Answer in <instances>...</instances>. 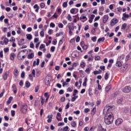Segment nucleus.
Instances as JSON below:
<instances>
[{"instance_id":"f257e3e1","label":"nucleus","mask_w":131,"mask_h":131,"mask_svg":"<svg viewBox=\"0 0 131 131\" xmlns=\"http://www.w3.org/2000/svg\"><path fill=\"white\" fill-rule=\"evenodd\" d=\"M112 106H106L103 111V113L104 114V122L107 125L112 124L113 123V121L114 120V115L112 113H109L110 109H112Z\"/></svg>"},{"instance_id":"f03ea898","label":"nucleus","mask_w":131,"mask_h":131,"mask_svg":"<svg viewBox=\"0 0 131 131\" xmlns=\"http://www.w3.org/2000/svg\"><path fill=\"white\" fill-rule=\"evenodd\" d=\"M28 110V106L27 104H23L21 105L20 107V111H21V113L23 114H26V113H27Z\"/></svg>"},{"instance_id":"7ed1b4c3","label":"nucleus","mask_w":131,"mask_h":131,"mask_svg":"<svg viewBox=\"0 0 131 131\" xmlns=\"http://www.w3.org/2000/svg\"><path fill=\"white\" fill-rule=\"evenodd\" d=\"M123 92L124 93H128L131 92V87L130 86H126L123 89Z\"/></svg>"},{"instance_id":"20e7f679","label":"nucleus","mask_w":131,"mask_h":131,"mask_svg":"<svg viewBox=\"0 0 131 131\" xmlns=\"http://www.w3.org/2000/svg\"><path fill=\"white\" fill-rule=\"evenodd\" d=\"M117 23H118V20L117 19H116V18H114L112 19L111 21V25L112 26H114L116 25V24H117Z\"/></svg>"},{"instance_id":"39448f33","label":"nucleus","mask_w":131,"mask_h":131,"mask_svg":"<svg viewBox=\"0 0 131 131\" xmlns=\"http://www.w3.org/2000/svg\"><path fill=\"white\" fill-rule=\"evenodd\" d=\"M123 122V120H122V119L118 118L116 120L115 124L116 125L118 126V125H120V124H121V123H122Z\"/></svg>"},{"instance_id":"423d86ee","label":"nucleus","mask_w":131,"mask_h":131,"mask_svg":"<svg viewBox=\"0 0 131 131\" xmlns=\"http://www.w3.org/2000/svg\"><path fill=\"white\" fill-rule=\"evenodd\" d=\"M80 46H81V48H82L83 50H88V48H89V46H88V45H85L84 43V41H82L80 42Z\"/></svg>"},{"instance_id":"0eeeda50","label":"nucleus","mask_w":131,"mask_h":131,"mask_svg":"<svg viewBox=\"0 0 131 131\" xmlns=\"http://www.w3.org/2000/svg\"><path fill=\"white\" fill-rule=\"evenodd\" d=\"M80 20L82 21L83 23H84L85 21H88V18H86V16H84V14H83L81 15V16L80 17Z\"/></svg>"},{"instance_id":"6e6552de","label":"nucleus","mask_w":131,"mask_h":131,"mask_svg":"<svg viewBox=\"0 0 131 131\" xmlns=\"http://www.w3.org/2000/svg\"><path fill=\"white\" fill-rule=\"evenodd\" d=\"M108 19H109V16L108 15H105L103 16L102 18V22L104 24L108 21Z\"/></svg>"},{"instance_id":"1a4fd4ad","label":"nucleus","mask_w":131,"mask_h":131,"mask_svg":"<svg viewBox=\"0 0 131 131\" xmlns=\"http://www.w3.org/2000/svg\"><path fill=\"white\" fill-rule=\"evenodd\" d=\"M56 119L58 121H62V115L60 113H57L56 115Z\"/></svg>"},{"instance_id":"9d476101","label":"nucleus","mask_w":131,"mask_h":131,"mask_svg":"<svg viewBox=\"0 0 131 131\" xmlns=\"http://www.w3.org/2000/svg\"><path fill=\"white\" fill-rule=\"evenodd\" d=\"M13 74L15 78H17L18 77V76L19 75V71H18V69H15L14 70Z\"/></svg>"},{"instance_id":"9b49d317","label":"nucleus","mask_w":131,"mask_h":131,"mask_svg":"<svg viewBox=\"0 0 131 131\" xmlns=\"http://www.w3.org/2000/svg\"><path fill=\"white\" fill-rule=\"evenodd\" d=\"M36 61L34 60L33 61V67H35L36 65H37V66L39 65V58H37Z\"/></svg>"},{"instance_id":"f8f14e48","label":"nucleus","mask_w":131,"mask_h":131,"mask_svg":"<svg viewBox=\"0 0 131 131\" xmlns=\"http://www.w3.org/2000/svg\"><path fill=\"white\" fill-rule=\"evenodd\" d=\"M12 90L14 93V94H17V86L15 84H13L12 85Z\"/></svg>"},{"instance_id":"ddd939ff","label":"nucleus","mask_w":131,"mask_h":131,"mask_svg":"<svg viewBox=\"0 0 131 131\" xmlns=\"http://www.w3.org/2000/svg\"><path fill=\"white\" fill-rule=\"evenodd\" d=\"M25 53L26 52V49L21 50L20 52H19L17 55V59L18 60H22V58H21V55L20 54H21V52Z\"/></svg>"},{"instance_id":"4468645a","label":"nucleus","mask_w":131,"mask_h":131,"mask_svg":"<svg viewBox=\"0 0 131 131\" xmlns=\"http://www.w3.org/2000/svg\"><path fill=\"white\" fill-rule=\"evenodd\" d=\"M96 17V16L94 14H92L91 15V17L89 18V23H93V20H94V18Z\"/></svg>"},{"instance_id":"2eb2a0df","label":"nucleus","mask_w":131,"mask_h":131,"mask_svg":"<svg viewBox=\"0 0 131 131\" xmlns=\"http://www.w3.org/2000/svg\"><path fill=\"white\" fill-rule=\"evenodd\" d=\"M111 85H108L106 86L105 88V91L106 92V93H109V91H110V90H111Z\"/></svg>"},{"instance_id":"dca6fc26","label":"nucleus","mask_w":131,"mask_h":131,"mask_svg":"<svg viewBox=\"0 0 131 131\" xmlns=\"http://www.w3.org/2000/svg\"><path fill=\"white\" fill-rule=\"evenodd\" d=\"M96 112H97V109L96 108V107H94V108L91 110V115L92 116H94V115H95V114L96 113Z\"/></svg>"},{"instance_id":"f3484780","label":"nucleus","mask_w":131,"mask_h":131,"mask_svg":"<svg viewBox=\"0 0 131 131\" xmlns=\"http://www.w3.org/2000/svg\"><path fill=\"white\" fill-rule=\"evenodd\" d=\"M15 57H16V54L15 53H12L10 54V59H11L12 61H14Z\"/></svg>"},{"instance_id":"a211bd4d","label":"nucleus","mask_w":131,"mask_h":131,"mask_svg":"<svg viewBox=\"0 0 131 131\" xmlns=\"http://www.w3.org/2000/svg\"><path fill=\"white\" fill-rule=\"evenodd\" d=\"M33 8H34V9H35V12H36V13H38V11L39 10V6H38V5L35 4Z\"/></svg>"},{"instance_id":"6ab92c4d","label":"nucleus","mask_w":131,"mask_h":131,"mask_svg":"<svg viewBox=\"0 0 131 131\" xmlns=\"http://www.w3.org/2000/svg\"><path fill=\"white\" fill-rule=\"evenodd\" d=\"M34 58V53H31L28 55V59H33Z\"/></svg>"},{"instance_id":"aec40b11","label":"nucleus","mask_w":131,"mask_h":131,"mask_svg":"<svg viewBox=\"0 0 131 131\" xmlns=\"http://www.w3.org/2000/svg\"><path fill=\"white\" fill-rule=\"evenodd\" d=\"M12 101H13V97L10 96L8 100L7 101V105H10V104H11V102H12Z\"/></svg>"},{"instance_id":"412c9836","label":"nucleus","mask_w":131,"mask_h":131,"mask_svg":"<svg viewBox=\"0 0 131 131\" xmlns=\"http://www.w3.org/2000/svg\"><path fill=\"white\" fill-rule=\"evenodd\" d=\"M116 66L119 68L121 67V66H122V64L121 63V62H120V61H117L116 63Z\"/></svg>"},{"instance_id":"4be33fe9","label":"nucleus","mask_w":131,"mask_h":131,"mask_svg":"<svg viewBox=\"0 0 131 131\" xmlns=\"http://www.w3.org/2000/svg\"><path fill=\"white\" fill-rule=\"evenodd\" d=\"M3 78L4 80H7V79L8 78V73L7 72H5L3 74Z\"/></svg>"},{"instance_id":"5701e85b","label":"nucleus","mask_w":131,"mask_h":131,"mask_svg":"<svg viewBox=\"0 0 131 131\" xmlns=\"http://www.w3.org/2000/svg\"><path fill=\"white\" fill-rule=\"evenodd\" d=\"M27 39H29V40H31L32 39V35L31 34H27L26 35Z\"/></svg>"},{"instance_id":"b1692460","label":"nucleus","mask_w":131,"mask_h":131,"mask_svg":"<svg viewBox=\"0 0 131 131\" xmlns=\"http://www.w3.org/2000/svg\"><path fill=\"white\" fill-rule=\"evenodd\" d=\"M76 125H77V124L76 123V122L75 121H72L71 122V126L72 127H76Z\"/></svg>"},{"instance_id":"393cba45","label":"nucleus","mask_w":131,"mask_h":131,"mask_svg":"<svg viewBox=\"0 0 131 131\" xmlns=\"http://www.w3.org/2000/svg\"><path fill=\"white\" fill-rule=\"evenodd\" d=\"M123 101V99L121 98V99H119L117 100V104H118L119 105H120L121 104H122V102Z\"/></svg>"},{"instance_id":"a878e982","label":"nucleus","mask_w":131,"mask_h":131,"mask_svg":"<svg viewBox=\"0 0 131 131\" xmlns=\"http://www.w3.org/2000/svg\"><path fill=\"white\" fill-rule=\"evenodd\" d=\"M25 84H26V88H27V89H28V88H30L31 85L30 82H29V81H26Z\"/></svg>"},{"instance_id":"bb28decb","label":"nucleus","mask_w":131,"mask_h":131,"mask_svg":"<svg viewBox=\"0 0 131 131\" xmlns=\"http://www.w3.org/2000/svg\"><path fill=\"white\" fill-rule=\"evenodd\" d=\"M86 82H88V78L85 77L84 82H83V86H86Z\"/></svg>"},{"instance_id":"cd10ccee","label":"nucleus","mask_w":131,"mask_h":131,"mask_svg":"<svg viewBox=\"0 0 131 131\" xmlns=\"http://www.w3.org/2000/svg\"><path fill=\"white\" fill-rule=\"evenodd\" d=\"M91 70H92V69L90 68H88L85 70V72L87 73V74H90L91 73Z\"/></svg>"},{"instance_id":"c85d7f7f","label":"nucleus","mask_w":131,"mask_h":131,"mask_svg":"<svg viewBox=\"0 0 131 131\" xmlns=\"http://www.w3.org/2000/svg\"><path fill=\"white\" fill-rule=\"evenodd\" d=\"M40 100H41V104L42 106L43 104H45V98H43V97L42 96L40 97Z\"/></svg>"},{"instance_id":"c756f323","label":"nucleus","mask_w":131,"mask_h":131,"mask_svg":"<svg viewBox=\"0 0 131 131\" xmlns=\"http://www.w3.org/2000/svg\"><path fill=\"white\" fill-rule=\"evenodd\" d=\"M129 59H131V51L129 52V53L126 56V60L127 61V60H129Z\"/></svg>"},{"instance_id":"7c9ffc66","label":"nucleus","mask_w":131,"mask_h":131,"mask_svg":"<svg viewBox=\"0 0 131 131\" xmlns=\"http://www.w3.org/2000/svg\"><path fill=\"white\" fill-rule=\"evenodd\" d=\"M104 40H105V37H101V38H99L97 41L98 42H101V41L103 42L104 41Z\"/></svg>"},{"instance_id":"2f4dec72","label":"nucleus","mask_w":131,"mask_h":131,"mask_svg":"<svg viewBox=\"0 0 131 131\" xmlns=\"http://www.w3.org/2000/svg\"><path fill=\"white\" fill-rule=\"evenodd\" d=\"M67 19L70 22L72 21V17H71V15L70 14H68V16L67 17Z\"/></svg>"},{"instance_id":"473e14b6","label":"nucleus","mask_w":131,"mask_h":131,"mask_svg":"<svg viewBox=\"0 0 131 131\" xmlns=\"http://www.w3.org/2000/svg\"><path fill=\"white\" fill-rule=\"evenodd\" d=\"M108 78H109V74L108 73H106L104 75V79L105 80H107Z\"/></svg>"},{"instance_id":"72a5a7b5","label":"nucleus","mask_w":131,"mask_h":131,"mask_svg":"<svg viewBox=\"0 0 131 131\" xmlns=\"http://www.w3.org/2000/svg\"><path fill=\"white\" fill-rule=\"evenodd\" d=\"M62 131H68L69 129V127L68 126H66L63 128H62Z\"/></svg>"},{"instance_id":"f704fd0d","label":"nucleus","mask_w":131,"mask_h":131,"mask_svg":"<svg viewBox=\"0 0 131 131\" xmlns=\"http://www.w3.org/2000/svg\"><path fill=\"white\" fill-rule=\"evenodd\" d=\"M80 66L81 67V68H84V67H85V63H84L83 61L81 62Z\"/></svg>"},{"instance_id":"c9c22d12","label":"nucleus","mask_w":131,"mask_h":131,"mask_svg":"<svg viewBox=\"0 0 131 131\" xmlns=\"http://www.w3.org/2000/svg\"><path fill=\"white\" fill-rule=\"evenodd\" d=\"M4 42L5 45H8V42H9V39H8L7 38H5L4 40Z\"/></svg>"},{"instance_id":"e433bc0d","label":"nucleus","mask_w":131,"mask_h":131,"mask_svg":"<svg viewBox=\"0 0 131 131\" xmlns=\"http://www.w3.org/2000/svg\"><path fill=\"white\" fill-rule=\"evenodd\" d=\"M126 28V24L124 23L122 25L121 29L124 30Z\"/></svg>"},{"instance_id":"4c0bfd02","label":"nucleus","mask_w":131,"mask_h":131,"mask_svg":"<svg viewBox=\"0 0 131 131\" xmlns=\"http://www.w3.org/2000/svg\"><path fill=\"white\" fill-rule=\"evenodd\" d=\"M11 116H12V117H14V116H15V114H16V112L14 110H12L11 111Z\"/></svg>"},{"instance_id":"58836bf2","label":"nucleus","mask_w":131,"mask_h":131,"mask_svg":"<svg viewBox=\"0 0 131 131\" xmlns=\"http://www.w3.org/2000/svg\"><path fill=\"white\" fill-rule=\"evenodd\" d=\"M15 41L16 39H15V37H12L11 39L9 40V41H10L11 42H15Z\"/></svg>"},{"instance_id":"ea45409f","label":"nucleus","mask_w":131,"mask_h":131,"mask_svg":"<svg viewBox=\"0 0 131 131\" xmlns=\"http://www.w3.org/2000/svg\"><path fill=\"white\" fill-rule=\"evenodd\" d=\"M40 35L42 37H43V36H45V32H43V29H42V31L40 32Z\"/></svg>"},{"instance_id":"a19ab883","label":"nucleus","mask_w":131,"mask_h":131,"mask_svg":"<svg viewBox=\"0 0 131 131\" xmlns=\"http://www.w3.org/2000/svg\"><path fill=\"white\" fill-rule=\"evenodd\" d=\"M101 59V57H100V56H95V60L96 61H99V60Z\"/></svg>"},{"instance_id":"79ce46f5","label":"nucleus","mask_w":131,"mask_h":131,"mask_svg":"<svg viewBox=\"0 0 131 131\" xmlns=\"http://www.w3.org/2000/svg\"><path fill=\"white\" fill-rule=\"evenodd\" d=\"M41 9H43L46 7V4L43 3H42L40 5Z\"/></svg>"},{"instance_id":"37998d69","label":"nucleus","mask_w":131,"mask_h":131,"mask_svg":"<svg viewBox=\"0 0 131 131\" xmlns=\"http://www.w3.org/2000/svg\"><path fill=\"white\" fill-rule=\"evenodd\" d=\"M93 60H94V59H93V56L91 55V56H90L88 58V61L89 62H93Z\"/></svg>"},{"instance_id":"c03bdc74","label":"nucleus","mask_w":131,"mask_h":131,"mask_svg":"<svg viewBox=\"0 0 131 131\" xmlns=\"http://www.w3.org/2000/svg\"><path fill=\"white\" fill-rule=\"evenodd\" d=\"M20 76L21 78H24V77H25V72H22Z\"/></svg>"},{"instance_id":"a18cd8bd","label":"nucleus","mask_w":131,"mask_h":131,"mask_svg":"<svg viewBox=\"0 0 131 131\" xmlns=\"http://www.w3.org/2000/svg\"><path fill=\"white\" fill-rule=\"evenodd\" d=\"M123 16L124 18H129V15L128 14H126V13H123Z\"/></svg>"},{"instance_id":"49530a36","label":"nucleus","mask_w":131,"mask_h":131,"mask_svg":"<svg viewBox=\"0 0 131 131\" xmlns=\"http://www.w3.org/2000/svg\"><path fill=\"white\" fill-rule=\"evenodd\" d=\"M67 6H68V5L67 4V2H64L62 4V7L63 8H67Z\"/></svg>"},{"instance_id":"de8ad7c7","label":"nucleus","mask_w":131,"mask_h":131,"mask_svg":"<svg viewBox=\"0 0 131 131\" xmlns=\"http://www.w3.org/2000/svg\"><path fill=\"white\" fill-rule=\"evenodd\" d=\"M30 48L31 49H34V44L32 42H30Z\"/></svg>"},{"instance_id":"09e8293b","label":"nucleus","mask_w":131,"mask_h":131,"mask_svg":"<svg viewBox=\"0 0 131 131\" xmlns=\"http://www.w3.org/2000/svg\"><path fill=\"white\" fill-rule=\"evenodd\" d=\"M32 74L33 77H35V70H34V69L32 70Z\"/></svg>"},{"instance_id":"8fccbe9b","label":"nucleus","mask_w":131,"mask_h":131,"mask_svg":"<svg viewBox=\"0 0 131 131\" xmlns=\"http://www.w3.org/2000/svg\"><path fill=\"white\" fill-rule=\"evenodd\" d=\"M74 114H76V115H78L79 114H80V111H76L74 112Z\"/></svg>"},{"instance_id":"3c124183","label":"nucleus","mask_w":131,"mask_h":131,"mask_svg":"<svg viewBox=\"0 0 131 131\" xmlns=\"http://www.w3.org/2000/svg\"><path fill=\"white\" fill-rule=\"evenodd\" d=\"M44 96L46 97V98H50V95H49V93L46 92L44 94Z\"/></svg>"},{"instance_id":"603ef678","label":"nucleus","mask_w":131,"mask_h":131,"mask_svg":"<svg viewBox=\"0 0 131 131\" xmlns=\"http://www.w3.org/2000/svg\"><path fill=\"white\" fill-rule=\"evenodd\" d=\"M84 113H89V112H90V108H85L84 110Z\"/></svg>"},{"instance_id":"864d4df0","label":"nucleus","mask_w":131,"mask_h":131,"mask_svg":"<svg viewBox=\"0 0 131 131\" xmlns=\"http://www.w3.org/2000/svg\"><path fill=\"white\" fill-rule=\"evenodd\" d=\"M55 49H56V47H55L54 46L51 47V52H55Z\"/></svg>"},{"instance_id":"5fc2aeb1","label":"nucleus","mask_w":131,"mask_h":131,"mask_svg":"<svg viewBox=\"0 0 131 131\" xmlns=\"http://www.w3.org/2000/svg\"><path fill=\"white\" fill-rule=\"evenodd\" d=\"M5 19V15H3L0 17V21L1 22H3V20Z\"/></svg>"},{"instance_id":"6e6d98bb","label":"nucleus","mask_w":131,"mask_h":131,"mask_svg":"<svg viewBox=\"0 0 131 131\" xmlns=\"http://www.w3.org/2000/svg\"><path fill=\"white\" fill-rule=\"evenodd\" d=\"M69 30H74V27L72 26H69Z\"/></svg>"},{"instance_id":"4d7b16f0","label":"nucleus","mask_w":131,"mask_h":131,"mask_svg":"<svg viewBox=\"0 0 131 131\" xmlns=\"http://www.w3.org/2000/svg\"><path fill=\"white\" fill-rule=\"evenodd\" d=\"M38 90H39V85L36 86L35 93H37V92H38Z\"/></svg>"},{"instance_id":"13d9d810","label":"nucleus","mask_w":131,"mask_h":131,"mask_svg":"<svg viewBox=\"0 0 131 131\" xmlns=\"http://www.w3.org/2000/svg\"><path fill=\"white\" fill-rule=\"evenodd\" d=\"M58 26L59 28H63V27H64V25H63V24L62 23L59 24Z\"/></svg>"},{"instance_id":"bf43d9fd","label":"nucleus","mask_w":131,"mask_h":131,"mask_svg":"<svg viewBox=\"0 0 131 131\" xmlns=\"http://www.w3.org/2000/svg\"><path fill=\"white\" fill-rule=\"evenodd\" d=\"M100 68L102 71H105V66H101Z\"/></svg>"},{"instance_id":"052dcab7","label":"nucleus","mask_w":131,"mask_h":131,"mask_svg":"<svg viewBox=\"0 0 131 131\" xmlns=\"http://www.w3.org/2000/svg\"><path fill=\"white\" fill-rule=\"evenodd\" d=\"M65 100H66V98H65V97H62L60 98L61 102H65Z\"/></svg>"},{"instance_id":"680f3d73","label":"nucleus","mask_w":131,"mask_h":131,"mask_svg":"<svg viewBox=\"0 0 131 131\" xmlns=\"http://www.w3.org/2000/svg\"><path fill=\"white\" fill-rule=\"evenodd\" d=\"M92 40L93 41H94L95 42V41H96L97 40V37L96 36H94L92 38Z\"/></svg>"},{"instance_id":"e2e57ef3","label":"nucleus","mask_w":131,"mask_h":131,"mask_svg":"<svg viewBox=\"0 0 131 131\" xmlns=\"http://www.w3.org/2000/svg\"><path fill=\"white\" fill-rule=\"evenodd\" d=\"M70 12L71 13V14H74V13L75 12V9L74 8H72V9H71Z\"/></svg>"},{"instance_id":"0e129e2a","label":"nucleus","mask_w":131,"mask_h":131,"mask_svg":"<svg viewBox=\"0 0 131 131\" xmlns=\"http://www.w3.org/2000/svg\"><path fill=\"white\" fill-rule=\"evenodd\" d=\"M59 95H63V94H64V90H60L59 91Z\"/></svg>"},{"instance_id":"69168bd1","label":"nucleus","mask_w":131,"mask_h":131,"mask_svg":"<svg viewBox=\"0 0 131 131\" xmlns=\"http://www.w3.org/2000/svg\"><path fill=\"white\" fill-rule=\"evenodd\" d=\"M78 63H77L76 62H74L73 63L72 67H73H73H76L77 66H78Z\"/></svg>"},{"instance_id":"338daca9","label":"nucleus","mask_w":131,"mask_h":131,"mask_svg":"<svg viewBox=\"0 0 131 131\" xmlns=\"http://www.w3.org/2000/svg\"><path fill=\"white\" fill-rule=\"evenodd\" d=\"M90 130V128L89 127H85L83 129L84 131H89Z\"/></svg>"},{"instance_id":"774afa93","label":"nucleus","mask_w":131,"mask_h":131,"mask_svg":"<svg viewBox=\"0 0 131 131\" xmlns=\"http://www.w3.org/2000/svg\"><path fill=\"white\" fill-rule=\"evenodd\" d=\"M4 51L5 52V53H8V52H9V48H4Z\"/></svg>"}]
</instances>
